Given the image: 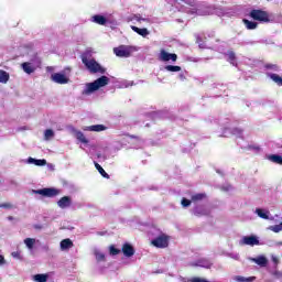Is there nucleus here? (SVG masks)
I'll return each instance as SVG.
<instances>
[{"mask_svg":"<svg viewBox=\"0 0 282 282\" xmlns=\"http://www.w3.org/2000/svg\"><path fill=\"white\" fill-rule=\"evenodd\" d=\"M254 263H257V265H260L261 268H265V265H268V258L267 257H259L253 259Z\"/></svg>","mask_w":282,"mask_h":282,"instance_id":"4be33fe9","label":"nucleus"},{"mask_svg":"<svg viewBox=\"0 0 282 282\" xmlns=\"http://www.w3.org/2000/svg\"><path fill=\"white\" fill-rule=\"evenodd\" d=\"M121 252L124 254V257H128V259H129V258L133 257V254H135V248H133L131 246V243L126 242V243H123V246L121 248Z\"/></svg>","mask_w":282,"mask_h":282,"instance_id":"1a4fd4ad","label":"nucleus"},{"mask_svg":"<svg viewBox=\"0 0 282 282\" xmlns=\"http://www.w3.org/2000/svg\"><path fill=\"white\" fill-rule=\"evenodd\" d=\"M273 232H281L282 230V223L280 225H275L271 228Z\"/></svg>","mask_w":282,"mask_h":282,"instance_id":"e433bc0d","label":"nucleus"},{"mask_svg":"<svg viewBox=\"0 0 282 282\" xmlns=\"http://www.w3.org/2000/svg\"><path fill=\"white\" fill-rule=\"evenodd\" d=\"M28 162L29 164H34L35 166H45L47 164V160L45 159L29 158Z\"/></svg>","mask_w":282,"mask_h":282,"instance_id":"ddd939ff","label":"nucleus"},{"mask_svg":"<svg viewBox=\"0 0 282 282\" xmlns=\"http://www.w3.org/2000/svg\"><path fill=\"white\" fill-rule=\"evenodd\" d=\"M165 69H166V72H182L181 66H173V65H166Z\"/></svg>","mask_w":282,"mask_h":282,"instance_id":"2f4dec72","label":"nucleus"},{"mask_svg":"<svg viewBox=\"0 0 282 282\" xmlns=\"http://www.w3.org/2000/svg\"><path fill=\"white\" fill-rule=\"evenodd\" d=\"M109 252L112 257H116L117 254H120V249L116 248V246L111 245L109 247Z\"/></svg>","mask_w":282,"mask_h":282,"instance_id":"473e14b6","label":"nucleus"},{"mask_svg":"<svg viewBox=\"0 0 282 282\" xmlns=\"http://www.w3.org/2000/svg\"><path fill=\"white\" fill-rule=\"evenodd\" d=\"M44 138L45 140H51V138H54V130L52 129L45 130Z\"/></svg>","mask_w":282,"mask_h":282,"instance_id":"f704fd0d","label":"nucleus"},{"mask_svg":"<svg viewBox=\"0 0 282 282\" xmlns=\"http://www.w3.org/2000/svg\"><path fill=\"white\" fill-rule=\"evenodd\" d=\"M33 193H35V195H42L43 197H56L59 192L54 187H45L42 189H35Z\"/></svg>","mask_w":282,"mask_h":282,"instance_id":"423d86ee","label":"nucleus"},{"mask_svg":"<svg viewBox=\"0 0 282 282\" xmlns=\"http://www.w3.org/2000/svg\"><path fill=\"white\" fill-rule=\"evenodd\" d=\"M99 261H105V254H99Z\"/></svg>","mask_w":282,"mask_h":282,"instance_id":"37998d69","label":"nucleus"},{"mask_svg":"<svg viewBox=\"0 0 282 282\" xmlns=\"http://www.w3.org/2000/svg\"><path fill=\"white\" fill-rule=\"evenodd\" d=\"M228 61L229 63H231V65H235V61H237V55L235 54V52L232 51L228 52Z\"/></svg>","mask_w":282,"mask_h":282,"instance_id":"7c9ffc66","label":"nucleus"},{"mask_svg":"<svg viewBox=\"0 0 282 282\" xmlns=\"http://www.w3.org/2000/svg\"><path fill=\"white\" fill-rule=\"evenodd\" d=\"M75 138L82 142V144H89V140H87V137H85V133H83L79 130H75Z\"/></svg>","mask_w":282,"mask_h":282,"instance_id":"a211bd4d","label":"nucleus"},{"mask_svg":"<svg viewBox=\"0 0 282 282\" xmlns=\"http://www.w3.org/2000/svg\"><path fill=\"white\" fill-rule=\"evenodd\" d=\"M273 262H274V263H279V259L273 258Z\"/></svg>","mask_w":282,"mask_h":282,"instance_id":"c03bdc74","label":"nucleus"},{"mask_svg":"<svg viewBox=\"0 0 282 282\" xmlns=\"http://www.w3.org/2000/svg\"><path fill=\"white\" fill-rule=\"evenodd\" d=\"M192 265H194V267H200V268H209V267L207 265L206 260H198V261H196L195 263H192Z\"/></svg>","mask_w":282,"mask_h":282,"instance_id":"72a5a7b5","label":"nucleus"},{"mask_svg":"<svg viewBox=\"0 0 282 282\" xmlns=\"http://www.w3.org/2000/svg\"><path fill=\"white\" fill-rule=\"evenodd\" d=\"M131 30H133V32H135L140 36H143V39L149 36V29L147 28L140 29L138 26H131Z\"/></svg>","mask_w":282,"mask_h":282,"instance_id":"6ab92c4d","label":"nucleus"},{"mask_svg":"<svg viewBox=\"0 0 282 282\" xmlns=\"http://www.w3.org/2000/svg\"><path fill=\"white\" fill-rule=\"evenodd\" d=\"M52 80L57 83V85H67L69 83V78L65 76L63 73H55L52 75Z\"/></svg>","mask_w":282,"mask_h":282,"instance_id":"6e6552de","label":"nucleus"},{"mask_svg":"<svg viewBox=\"0 0 282 282\" xmlns=\"http://www.w3.org/2000/svg\"><path fill=\"white\" fill-rule=\"evenodd\" d=\"M9 219L12 220V216H9Z\"/></svg>","mask_w":282,"mask_h":282,"instance_id":"a18cd8bd","label":"nucleus"},{"mask_svg":"<svg viewBox=\"0 0 282 282\" xmlns=\"http://www.w3.org/2000/svg\"><path fill=\"white\" fill-rule=\"evenodd\" d=\"M154 248H169V236L165 234L160 235L151 241Z\"/></svg>","mask_w":282,"mask_h":282,"instance_id":"39448f33","label":"nucleus"},{"mask_svg":"<svg viewBox=\"0 0 282 282\" xmlns=\"http://www.w3.org/2000/svg\"><path fill=\"white\" fill-rule=\"evenodd\" d=\"M95 167L97 169L98 173L105 177L106 180H109V175L105 172V169L101 167L100 164H98L97 162H95Z\"/></svg>","mask_w":282,"mask_h":282,"instance_id":"a878e982","label":"nucleus"},{"mask_svg":"<svg viewBox=\"0 0 282 282\" xmlns=\"http://www.w3.org/2000/svg\"><path fill=\"white\" fill-rule=\"evenodd\" d=\"M61 250H69V248H74V241L72 239L66 238L61 241Z\"/></svg>","mask_w":282,"mask_h":282,"instance_id":"2eb2a0df","label":"nucleus"},{"mask_svg":"<svg viewBox=\"0 0 282 282\" xmlns=\"http://www.w3.org/2000/svg\"><path fill=\"white\" fill-rule=\"evenodd\" d=\"M256 213H257L258 217H260L261 219H270L268 214L265 212H263V209H261V208H257Z\"/></svg>","mask_w":282,"mask_h":282,"instance_id":"c756f323","label":"nucleus"},{"mask_svg":"<svg viewBox=\"0 0 282 282\" xmlns=\"http://www.w3.org/2000/svg\"><path fill=\"white\" fill-rule=\"evenodd\" d=\"M107 85H109V77L104 75L97 78L95 82L86 84V89L83 91V94L89 96V94H94V91H98L100 87H107Z\"/></svg>","mask_w":282,"mask_h":282,"instance_id":"f257e3e1","label":"nucleus"},{"mask_svg":"<svg viewBox=\"0 0 282 282\" xmlns=\"http://www.w3.org/2000/svg\"><path fill=\"white\" fill-rule=\"evenodd\" d=\"M24 243H25L26 248L32 250V248H34V243H36V239L26 238V239H24Z\"/></svg>","mask_w":282,"mask_h":282,"instance_id":"cd10ccee","label":"nucleus"},{"mask_svg":"<svg viewBox=\"0 0 282 282\" xmlns=\"http://www.w3.org/2000/svg\"><path fill=\"white\" fill-rule=\"evenodd\" d=\"M128 138H131V140H138V137L135 134H128Z\"/></svg>","mask_w":282,"mask_h":282,"instance_id":"a19ab883","label":"nucleus"},{"mask_svg":"<svg viewBox=\"0 0 282 282\" xmlns=\"http://www.w3.org/2000/svg\"><path fill=\"white\" fill-rule=\"evenodd\" d=\"M84 131H94L96 133H100V131H107V127L105 124L88 126L84 128Z\"/></svg>","mask_w":282,"mask_h":282,"instance_id":"f8f14e48","label":"nucleus"},{"mask_svg":"<svg viewBox=\"0 0 282 282\" xmlns=\"http://www.w3.org/2000/svg\"><path fill=\"white\" fill-rule=\"evenodd\" d=\"M57 206H59L62 209L69 208L72 206V197L64 196L57 202Z\"/></svg>","mask_w":282,"mask_h":282,"instance_id":"9b49d317","label":"nucleus"},{"mask_svg":"<svg viewBox=\"0 0 282 282\" xmlns=\"http://www.w3.org/2000/svg\"><path fill=\"white\" fill-rule=\"evenodd\" d=\"M235 281L237 282H252V281H257V276H242V275H236L235 276Z\"/></svg>","mask_w":282,"mask_h":282,"instance_id":"5701e85b","label":"nucleus"},{"mask_svg":"<svg viewBox=\"0 0 282 282\" xmlns=\"http://www.w3.org/2000/svg\"><path fill=\"white\" fill-rule=\"evenodd\" d=\"M133 52V47L127 45H120L119 47L113 48V54L119 58H129L131 53Z\"/></svg>","mask_w":282,"mask_h":282,"instance_id":"20e7f679","label":"nucleus"},{"mask_svg":"<svg viewBox=\"0 0 282 282\" xmlns=\"http://www.w3.org/2000/svg\"><path fill=\"white\" fill-rule=\"evenodd\" d=\"M0 265H6V258L0 254Z\"/></svg>","mask_w":282,"mask_h":282,"instance_id":"ea45409f","label":"nucleus"},{"mask_svg":"<svg viewBox=\"0 0 282 282\" xmlns=\"http://www.w3.org/2000/svg\"><path fill=\"white\" fill-rule=\"evenodd\" d=\"M267 67H271L270 65H267Z\"/></svg>","mask_w":282,"mask_h":282,"instance_id":"09e8293b","label":"nucleus"},{"mask_svg":"<svg viewBox=\"0 0 282 282\" xmlns=\"http://www.w3.org/2000/svg\"><path fill=\"white\" fill-rule=\"evenodd\" d=\"M203 199H206V193H198L192 195V202H202Z\"/></svg>","mask_w":282,"mask_h":282,"instance_id":"bb28decb","label":"nucleus"},{"mask_svg":"<svg viewBox=\"0 0 282 282\" xmlns=\"http://www.w3.org/2000/svg\"><path fill=\"white\" fill-rule=\"evenodd\" d=\"M22 69L25 72V74H34L35 68L33 65L29 62L22 63Z\"/></svg>","mask_w":282,"mask_h":282,"instance_id":"aec40b11","label":"nucleus"},{"mask_svg":"<svg viewBox=\"0 0 282 282\" xmlns=\"http://www.w3.org/2000/svg\"><path fill=\"white\" fill-rule=\"evenodd\" d=\"M48 275L47 274H35L34 281L36 282H47Z\"/></svg>","mask_w":282,"mask_h":282,"instance_id":"c85d7f7f","label":"nucleus"},{"mask_svg":"<svg viewBox=\"0 0 282 282\" xmlns=\"http://www.w3.org/2000/svg\"><path fill=\"white\" fill-rule=\"evenodd\" d=\"M280 278L282 279V273H280Z\"/></svg>","mask_w":282,"mask_h":282,"instance_id":"de8ad7c7","label":"nucleus"},{"mask_svg":"<svg viewBox=\"0 0 282 282\" xmlns=\"http://www.w3.org/2000/svg\"><path fill=\"white\" fill-rule=\"evenodd\" d=\"M160 58H161V61H163V63H169V61H171L172 63H176L177 62V54L169 53L165 50H161Z\"/></svg>","mask_w":282,"mask_h":282,"instance_id":"0eeeda50","label":"nucleus"},{"mask_svg":"<svg viewBox=\"0 0 282 282\" xmlns=\"http://www.w3.org/2000/svg\"><path fill=\"white\" fill-rule=\"evenodd\" d=\"M242 23L248 30H257V28H259L258 22L250 21L248 19H242Z\"/></svg>","mask_w":282,"mask_h":282,"instance_id":"f3484780","label":"nucleus"},{"mask_svg":"<svg viewBox=\"0 0 282 282\" xmlns=\"http://www.w3.org/2000/svg\"><path fill=\"white\" fill-rule=\"evenodd\" d=\"M82 63L85 64V66L87 67V69H89V72L91 74H105V68H102V66H100V64H98V62H96V59H88L87 57H82Z\"/></svg>","mask_w":282,"mask_h":282,"instance_id":"7ed1b4c3","label":"nucleus"},{"mask_svg":"<svg viewBox=\"0 0 282 282\" xmlns=\"http://www.w3.org/2000/svg\"><path fill=\"white\" fill-rule=\"evenodd\" d=\"M34 228H35V230H42V229H43V226H41V225H34Z\"/></svg>","mask_w":282,"mask_h":282,"instance_id":"79ce46f5","label":"nucleus"},{"mask_svg":"<svg viewBox=\"0 0 282 282\" xmlns=\"http://www.w3.org/2000/svg\"><path fill=\"white\" fill-rule=\"evenodd\" d=\"M242 243H245V246H259V238H257V236H245Z\"/></svg>","mask_w":282,"mask_h":282,"instance_id":"9d476101","label":"nucleus"},{"mask_svg":"<svg viewBox=\"0 0 282 282\" xmlns=\"http://www.w3.org/2000/svg\"><path fill=\"white\" fill-rule=\"evenodd\" d=\"M254 149H257V150L259 151V147H257V148H254Z\"/></svg>","mask_w":282,"mask_h":282,"instance_id":"49530a36","label":"nucleus"},{"mask_svg":"<svg viewBox=\"0 0 282 282\" xmlns=\"http://www.w3.org/2000/svg\"><path fill=\"white\" fill-rule=\"evenodd\" d=\"M0 208L10 209V208H14V206L12 205V203H3V204H0Z\"/></svg>","mask_w":282,"mask_h":282,"instance_id":"4c0bfd02","label":"nucleus"},{"mask_svg":"<svg viewBox=\"0 0 282 282\" xmlns=\"http://www.w3.org/2000/svg\"><path fill=\"white\" fill-rule=\"evenodd\" d=\"M270 162H273V164H280L282 166V156L279 154H271L269 155Z\"/></svg>","mask_w":282,"mask_h":282,"instance_id":"b1692460","label":"nucleus"},{"mask_svg":"<svg viewBox=\"0 0 282 282\" xmlns=\"http://www.w3.org/2000/svg\"><path fill=\"white\" fill-rule=\"evenodd\" d=\"M194 215L196 217H206L207 215H210V213L204 207H196L194 208Z\"/></svg>","mask_w":282,"mask_h":282,"instance_id":"dca6fc26","label":"nucleus"},{"mask_svg":"<svg viewBox=\"0 0 282 282\" xmlns=\"http://www.w3.org/2000/svg\"><path fill=\"white\" fill-rule=\"evenodd\" d=\"M10 80V74L6 70H0V83H8Z\"/></svg>","mask_w":282,"mask_h":282,"instance_id":"393cba45","label":"nucleus"},{"mask_svg":"<svg viewBox=\"0 0 282 282\" xmlns=\"http://www.w3.org/2000/svg\"><path fill=\"white\" fill-rule=\"evenodd\" d=\"M181 204L183 208H188V206H191V199L183 198Z\"/></svg>","mask_w":282,"mask_h":282,"instance_id":"c9c22d12","label":"nucleus"},{"mask_svg":"<svg viewBox=\"0 0 282 282\" xmlns=\"http://www.w3.org/2000/svg\"><path fill=\"white\" fill-rule=\"evenodd\" d=\"M232 133H234V134L241 135V134L243 133V130H241V129H239V128H235V129L232 130Z\"/></svg>","mask_w":282,"mask_h":282,"instance_id":"58836bf2","label":"nucleus"},{"mask_svg":"<svg viewBox=\"0 0 282 282\" xmlns=\"http://www.w3.org/2000/svg\"><path fill=\"white\" fill-rule=\"evenodd\" d=\"M93 23H97V25H107V18L100 14L93 15Z\"/></svg>","mask_w":282,"mask_h":282,"instance_id":"4468645a","label":"nucleus"},{"mask_svg":"<svg viewBox=\"0 0 282 282\" xmlns=\"http://www.w3.org/2000/svg\"><path fill=\"white\" fill-rule=\"evenodd\" d=\"M249 17L250 19H253V21H259L260 23H270L272 21L270 19V13L261 9H252Z\"/></svg>","mask_w":282,"mask_h":282,"instance_id":"f03ea898","label":"nucleus"},{"mask_svg":"<svg viewBox=\"0 0 282 282\" xmlns=\"http://www.w3.org/2000/svg\"><path fill=\"white\" fill-rule=\"evenodd\" d=\"M275 85H279V87H282V77L279 74L271 73L268 75Z\"/></svg>","mask_w":282,"mask_h":282,"instance_id":"412c9836","label":"nucleus"}]
</instances>
